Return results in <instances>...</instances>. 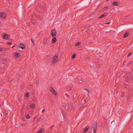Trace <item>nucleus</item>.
<instances>
[{
    "label": "nucleus",
    "instance_id": "1",
    "mask_svg": "<svg viewBox=\"0 0 133 133\" xmlns=\"http://www.w3.org/2000/svg\"><path fill=\"white\" fill-rule=\"evenodd\" d=\"M58 54H56L52 58L51 63L52 64H54L57 63L59 61V59H58Z\"/></svg>",
    "mask_w": 133,
    "mask_h": 133
},
{
    "label": "nucleus",
    "instance_id": "2",
    "mask_svg": "<svg viewBox=\"0 0 133 133\" xmlns=\"http://www.w3.org/2000/svg\"><path fill=\"white\" fill-rule=\"evenodd\" d=\"M50 39L48 37H46L43 39V44L44 45H48L50 43Z\"/></svg>",
    "mask_w": 133,
    "mask_h": 133
},
{
    "label": "nucleus",
    "instance_id": "3",
    "mask_svg": "<svg viewBox=\"0 0 133 133\" xmlns=\"http://www.w3.org/2000/svg\"><path fill=\"white\" fill-rule=\"evenodd\" d=\"M97 123L96 121L93 124L91 130L93 129H97Z\"/></svg>",
    "mask_w": 133,
    "mask_h": 133
},
{
    "label": "nucleus",
    "instance_id": "4",
    "mask_svg": "<svg viewBox=\"0 0 133 133\" xmlns=\"http://www.w3.org/2000/svg\"><path fill=\"white\" fill-rule=\"evenodd\" d=\"M52 35V37H54L56 36V31L55 29H53L51 30Z\"/></svg>",
    "mask_w": 133,
    "mask_h": 133
},
{
    "label": "nucleus",
    "instance_id": "5",
    "mask_svg": "<svg viewBox=\"0 0 133 133\" xmlns=\"http://www.w3.org/2000/svg\"><path fill=\"white\" fill-rule=\"evenodd\" d=\"M50 90L52 93L55 95L56 96H57V93L53 87H50Z\"/></svg>",
    "mask_w": 133,
    "mask_h": 133
},
{
    "label": "nucleus",
    "instance_id": "6",
    "mask_svg": "<svg viewBox=\"0 0 133 133\" xmlns=\"http://www.w3.org/2000/svg\"><path fill=\"white\" fill-rule=\"evenodd\" d=\"M6 14L5 12H1L0 14V17L1 18H5L6 17Z\"/></svg>",
    "mask_w": 133,
    "mask_h": 133
},
{
    "label": "nucleus",
    "instance_id": "7",
    "mask_svg": "<svg viewBox=\"0 0 133 133\" xmlns=\"http://www.w3.org/2000/svg\"><path fill=\"white\" fill-rule=\"evenodd\" d=\"M10 37V36L7 34H5L4 36L3 37V38L6 39H9Z\"/></svg>",
    "mask_w": 133,
    "mask_h": 133
},
{
    "label": "nucleus",
    "instance_id": "8",
    "mask_svg": "<svg viewBox=\"0 0 133 133\" xmlns=\"http://www.w3.org/2000/svg\"><path fill=\"white\" fill-rule=\"evenodd\" d=\"M19 47L20 48H22L23 49H24L25 48V45L22 43H20L19 44Z\"/></svg>",
    "mask_w": 133,
    "mask_h": 133
},
{
    "label": "nucleus",
    "instance_id": "9",
    "mask_svg": "<svg viewBox=\"0 0 133 133\" xmlns=\"http://www.w3.org/2000/svg\"><path fill=\"white\" fill-rule=\"evenodd\" d=\"M124 88H128L129 87V83L127 82L126 83H124Z\"/></svg>",
    "mask_w": 133,
    "mask_h": 133
},
{
    "label": "nucleus",
    "instance_id": "10",
    "mask_svg": "<svg viewBox=\"0 0 133 133\" xmlns=\"http://www.w3.org/2000/svg\"><path fill=\"white\" fill-rule=\"evenodd\" d=\"M119 4V3L118 2H113L112 5H114L117 6Z\"/></svg>",
    "mask_w": 133,
    "mask_h": 133
},
{
    "label": "nucleus",
    "instance_id": "11",
    "mask_svg": "<svg viewBox=\"0 0 133 133\" xmlns=\"http://www.w3.org/2000/svg\"><path fill=\"white\" fill-rule=\"evenodd\" d=\"M108 15V14L107 13H105L101 15L99 17V18L100 19Z\"/></svg>",
    "mask_w": 133,
    "mask_h": 133
},
{
    "label": "nucleus",
    "instance_id": "12",
    "mask_svg": "<svg viewBox=\"0 0 133 133\" xmlns=\"http://www.w3.org/2000/svg\"><path fill=\"white\" fill-rule=\"evenodd\" d=\"M89 127L88 126H87L86 127V128H84L83 129V132H85L86 131H87L89 129Z\"/></svg>",
    "mask_w": 133,
    "mask_h": 133
},
{
    "label": "nucleus",
    "instance_id": "13",
    "mask_svg": "<svg viewBox=\"0 0 133 133\" xmlns=\"http://www.w3.org/2000/svg\"><path fill=\"white\" fill-rule=\"evenodd\" d=\"M57 41V39L56 37H53L52 40V43H54L55 42Z\"/></svg>",
    "mask_w": 133,
    "mask_h": 133
},
{
    "label": "nucleus",
    "instance_id": "14",
    "mask_svg": "<svg viewBox=\"0 0 133 133\" xmlns=\"http://www.w3.org/2000/svg\"><path fill=\"white\" fill-rule=\"evenodd\" d=\"M44 131V129H41L38 130L37 132V133H42Z\"/></svg>",
    "mask_w": 133,
    "mask_h": 133
},
{
    "label": "nucleus",
    "instance_id": "15",
    "mask_svg": "<svg viewBox=\"0 0 133 133\" xmlns=\"http://www.w3.org/2000/svg\"><path fill=\"white\" fill-rule=\"evenodd\" d=\"M129 35V33L128 32H126L124 35V37L123 38H125L127 37Z\"/></svg>",
    "mask_w": 133,
    "mask_h": 133
},
{
    "label": "nucleus",
    "instance_id": "16",
    "mask_svg": "<svg viewBox=\"0 0 133 133\" xmlns=\"http://www.w3.org/2000/svg\"><path fill=\"white\" fill-rule=\"evenodd\" d=\"M21 56V54L19 53H16L15 54V56L16 57H20Z\"/></svg>",
    "mask_w": 133,
    "mask_h": 133
},
{
    "label": "nucleus",
    "instance_id": "17",
    "mask_svg": "<svg viewBox=\"0 0 133 133\" xmlns=\"http://www.w3.org/2000/svg\"><path fill=\"white\" fill-rule=\"evenodd\" d=\"M76 54H74L73 56L71 57V58L72 59H74L76 57Z\"/></svg>",
    "mask_w": 133,
    "mask_h": 133
},
{
    "label": "nucleus",
    "instance_id": "18",
    "mask_svg": "<svg viewBox=\"0 0 133 133\" xmlns=\"http://www.w3.org/2000/svg\"><path fill=\"white\" fill-rule=\"evenodd\" d=\"M80 44H81V43L80 42H78L77 43H76L75 44V46H78V45H80Z\"/></svg>",
    "mask_w": 133,
    "mask_h": 133
},
{
    "label": "nucleus",
    "instance_id": "19",
    "mask_svg": "<svg viewBox=\"0 0 133 133\" xmlns=\"http://www.w3.org/2000/svg\"><path fill=\"white\" fill-rule=\"evenodd\" d=\"M30 94L29 93H27L25 94V96L27 97H28L29 96Z\"/></svg>",
    "mask_w": 133,
    "mask_h": 133
},
{
    "label": "nucleus",
    "instance_id": "20",
    "mask_svg": "<svg viewBox=\"0 0 133 133\" xmlns=\"http://www.w3.org/2000/svg\"><path fill=\"white\" fill-rule=\"evenodd\" d=\"M30 106L31 107L32 109H34L35 108V106L33 104L30 105Z\"/></svg>",
    "mask_w": 133,
    "mask_h": 133
},
{
    "label": "nucleus",
    "instance_id": "21",
    "mask_svg": "<svg viewBox=\"0 0 133 133\" xmlns=\"http://www.w3.org/2000/svg\"><path fill=\"white\" fill-rule=\"evenodd\" d=\"M31 42L32 43L33 45H34L35 44L34 40L33 39H31Z\"/></svg>",
    "mask_w": 133,
    "mask_h": 133
},
{
    "label": "nucleus",
    "instance_id": "22",
    "mask_svg": "<svg viewBox=\"0 0 133 133\" xmlns=\"http://www.w3.org/2000/svg\"><path fill=\"white\" fill-rule=\"evenodd\" d=\"M26 117L27 118L29 119L30 118V116L26 114Z\"/></svg>",
    "mask_w": 133,
    "mask_h": 133
},
{
    "label": "nucleus",
    "instance_id": "23",
    "mask_svg": "<svg viewBox=\"0 0 133 133\" xmlns=\"http://www.w3.org/2000/svg\"><path fill=\"white\" fill-rule=\"evenodd\" d=\"M85 90L87 91L88 94H89V93L90 91L88 89L86 88H85Z\"/></svg>",
    "mask_w": 133,
    "mask_h": 133
},
{
    "label": "nucleus",
    "instance_id": "24",
    "mask_svg": "<svg viewBox=\"0 0 133 133\" xmlns=\"http://www.w3.org/2000/svg\"><path fill=\"white\" fill-rule=\"evenodd\" d=\"M93 129V133H96V131L97 130V129Z\"/></svg>",
    "mask_w": 133,
    "mask_h": 133
},
{
    "label": "nucleus",
    "instance_id": "25",
    "mask_svg": "<svg viewBox=\"0 0 133 133\" xmlns=\"http://www.w3.org/2000/svg\"><path fill=\"white\" fill-rule=\"evenodd\" d=\"M65 96L67 97H70V96L66 94H65Z\"/></svg>",
    "mask_w": 133,
    "mask_h": 133
},
{
    "label": "nucleus",
    "instance_id": "26",
    "mask_svg": "<svg viewBox=\"0 0 133 133\" xmlns=\"http://www.w3.org/2000/svg\"><path fill=\"white\" fill-rule=\"evenodd\" d=\"M39 84V82L38 81H36V84L37 85H38Z\"/></svg>",
    "mask_w": 133,
    "mask_h": 133
},
{
    "label": "nucleus",
    "instance_id": "27",
    "mask_svg": "<svg viewBox=\"0 0 133 133\" xmlns=\"http://www.w3.org/2000/svg\"><path fill=\"white\" fill-rule=\"evenodd\" d=\"M98 55L100 57H102V54H101L100 53H98Z\"/></svg>",
    "mask_w": 133,
    "mask_h": 133
},
{
    "label": "nucleus",
    "instance_id": "28",
    "mask_svg": "<svg viewBox=\"0 0 133 133\" xmlns=\"http://www.w3.org/2000/svg\"><path fill=\"white\" fill-rule=\"evenodd\" d=\"M108 6H107L106 7H105V8H103V9L104 8L105 9L107 10L108 9Z\"/></svg>",
    "mask_w": 133,
    "mask_h": 133
},
{
    "label": "nucleus",
    "instance_id": "29",
    "mask_svg": "<svg viewBox=\"0 0 133 133\" xmlns=\"http://www.w3.org/2000/svg\"><path fill=\"white\" fill-rule=\"evenodd\" d=\"M131 53H130L129 54H128V56H127V57H129V56H130L131 55Z\"/></svg>",
    "mask_w": 133,
    "mask_h": 133
},
{
    "label": "nucleus",
    "instance_id": "30",
    "mask_svg": "<svg viewBox=\"0 0 133 133\" xmlns=\"http://www.w3.org/2000/svg\"><path fill=\"white\" fill-rule=\"evenodd\" d=\"M78 80L79 81L78 82L80 83H82L83 82L82 81H81V80L79 81L78 79Z\"/></svg>",
    "mask_w": 133,
    "mask_h": 133
},
{
    "label": "nucleus",
    "instance_id": "31",
    "mask_svg": "<svg viewBox=\"0 0 133 133\" xmlns=\"http://www.w3.org/2000/svg\"><path fill=\"white\" fill-rule=\"evenodd\" d=\"M129 63H130V64H133V62H132V61H131L129 62Z\"/></svg>",
    "mask_w": 133,
    "mask_h": 133
},
{
    "label": "nucleus",
    "instance_id": "32",
    "mask_svg": "<svg viewBox=\"0 0 133 133\" xmlns=\"http://www.w3.org/2000/svg\"><path fill=\"white\" fill-rule=\"evenodd\" d=\"M11 42H8V43L7 44L8 45H10V44H11Z\"/></svg>",
    "mask_w": 133,
    "mask_h": 133
},
{
    "label": "nucleus",
    "instance_id": "33",
    "mask_svg": "<svg viewBox=\"0 0 133 133\" xmlns=\"http://www.w3.org/2000/svg\"><path fill=\"white\" fill-rule=\"evenodd\" d=\"M85 101V102H84V103L83 104H84V105H85V104H86V100H85V101Z\"/></svg>",
    "mask_w": 133,
    "mask_h": 133
},
{
    "label": "nucleus",
    "instance_id": "34",
    "mask_svg": "<svg viewBox=\"0 0 133 133\" xmlns=\"http://www.w3.org/2000/svg\"><path fill=\"white\" fill-rule=\"evenodd\" d=\"M45 109H43L42 110V112H43L45 111Z\"/></svg>",
    "mask_w": 133,
    "mask_h": 133
},
{
    "label": "nucleus",
    "instance_id": "35",
    "mask_svg": "<svg viewBox=\"0 0 133 133\" xmlns=\"http://www.w3.org/2000/svg\"><path fill=\"white\" fill-rule=\"evenodd\" d=\"M76 94H75L74 95H73V97H76Z\"/></svg>",
    "mask_w": 133,
    "mask_h": 133
},
{
    "label": "nucleus",
    "instance_id": "36",
    "mask_svg": "<svg viewBox=\"0 0 133 133\" xmlns=\"http://www.w3.org/2000/svg\"><path fill=\"white\" fill-rule=\"evenodd\" d=\"M110 22H107V23H106L105 24H109L110 23Z\"/></svg>",
    "mask_w": 133,
    "mask_h": 133
},
{
    "label": "nucleus",
    "instance_id": "37",
    "mask_svg": "<svg viewBox=\"0 0 133 133\" xmlns=\"http://www.w3.org/2000/svg\"><path fill=\"white\" fill-rule=\"evenodd\" d=\"M131 78H132L133 77V76L132 75H131Z\"/></svg>",
    "mask_w": 133,
    "mask_h": 133
},
{
    "label": "nucleus",
    "instance_id": "38",
    "mask_svg": "<svg viewBox=\"0 0 133 133\" xmlns=\"http://www.w3.org/2000/svg\"><path fill=\"white\" fill-rule=\"evenodd\" d=\"M30 85L31 86H33V84L32 83L30 84Z\"/></svg>",
    "mask_w": 133,
    "mask_h": 133
},
{
    "label": "nucleus",
    "instance_id": "39",
    "mask_svg": "<svg viewBox=\"0 0 133 133\" xmlns=\"http://www.w3.org/2000/svg\"><path fill=\"white\" fill-rule=\"evenodd\" d=\"M2 49L1 48H0V51H2Z\"/></svg>",
    "mask_w": 133,
    "mask_h": 133
},
{
    "label": "nucleus",
    "instance_id": "40",
    "mask_svg": "<svg viewBox=\"0 0 133 133\" xmlns=\"http://www.w3.org/2000/svg\"><path fill=\"white\" fill-rule=\"evenodd\" d=\"M15 46V45H14V46H12V48H14V47Z\"/></svg>",
    "mask_w": 133,
    "mask_h": 133
},
{
    "label": "nucleus",
    "instance_id": "41",
    "mask_svg": "<svg viewBox=\"0 0 133 133\" xmlns=\"http://www.w3.org/2000/svg\"><path fill=\"white\" fill-rule=\"evenodd\" d=\"M68 107V106H67V107ZM67 105H66V106H65V108L66 109V108H67Z\"/></svg>",
    "mask_w": 133,
    "mask_h": 133
},
{
    "label": "nucleus",
    "instance_id": "42",
    "mask_svg": "<svg viewBox=\"0 0 133 133\" xmlns=\"http://www.w3.org/2000/svg\"><path fill=\"white\" fill-rule=\"evenodd\" d=\"M108 0H106V1H107Z\"/></svg>",
    "mask_w": 133,
    "mask_h": 133
},
{
    "label": "nucleus",
    "instance_id": "43",
    "mask_svg": "<svg viewBox=\"0 0 133 133\" xmlns=\"http://www.w3.org/2000/svg\"><path fill=\"white\" fill-rule=\"evenodd\" d=\"M71 101V102H72V101Z\"/></svg>",
    "mask_w": 133,
    "mask_h": 133
}]
</instances>
